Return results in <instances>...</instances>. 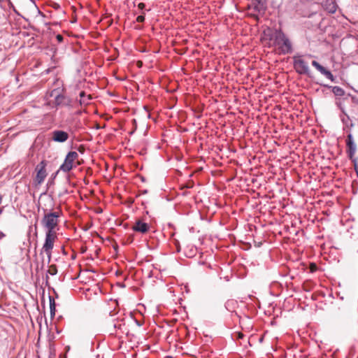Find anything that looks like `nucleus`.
Returning a JSON list of instances; mask_svg holds the SVG:
<instances>
[{
    "instance_id": "1",
    "label": "nucleus",
    "mask_w": 358,
    "mask_h": 358,
    "mask_svg": "<svg viewBox=\"0 0 358 358\" xmlns=\"http://www.w3.org/2000/svg\"><path fill=\"white\" fill-rule=\"evenodd\" d=\"M46 98L45 104L51 106L52 108H56L57 110H70L78 104L77 101L72 100L64 95L59 88L51 90L47 94Z\"/></svg>"
},
{
    "instance_id": "2",
    "label": "nucleus",
    "mask_w": 358,
    "mask_h": 358,
    "mask_svg": "<svg viewBox=\"0 0 358 358\" xmlns=\"http://www.w3.org/2000/svg\"><path fill=\"white\" fill-rule=\"evenodd\" d=\"M280 54L287 55L293 52L292 44L289 38L280 29H275V42Z\"/></svg>"
},
{
    "instance_id": "3",
    "label": "nucleus",
    "mask_w": 358,
    "mask_h": 358,
    "mask_svg": "<svg viewBox=\"0 0 358 358\" xmlns=\"http://www.w3.org/2000/svg\"><path fill=\"white\" fill-rule=\"evenodd\" d=\"M44 215L41 220L42 226L46 229V231L56 232L55 228L59 224V218L61 215L60 211H48L47 209H43Z\"/></svg>"
},
{
    "instance_id": "4",
    "label": "nucleus",
    "mask_w": 358,
    "mask_h": 358,
    "mask_svg": "<svg viewBox=\"0 0 358 358\" xmlns=\"http://www.w3.org/2000/svg\"><path fill=\"white\" fill-rule=\"evenodd\" d=\"M247 8L250 16L258 21L266 13L267 0H249Z\"/></svg>"
},
{
    "instance_id": "5",
    "label": "nucleus",
    "mask_w": 358,
    "mask_h": 358,
    "mask_svg": "<svg viewBox=\"0 0 358 358\" xmlns=\"http://www.w3.org/2000/svg\"><path fill=\"white\" fill-rule=\"evenodd\" d=\"M57 238L56 232L45 231V241L43 245L42 249L40 252V255L43 256V253L47 255L48 264L50 262L52 251L54 247V243Z\"/></svg>"
},
{
    "instance_id": "6",
    "label": "nucleus",
    "mask_w": 358,
    "mask_h": 358,
    "mask_svg": "<svg viewBox=\"0 0 358 358\" xmlns=\"http://www.w3.org/2000/svg\"><path fill=\"white\" fill-rule=\"evenodd\" d=\"M294 67L299 74L308 76L310 74L308 62L301 57H294Z\"/></svg>"
},
{
    "instance_id": "7",
    "label": "nucleus",
    "mask_w": 358,
    "mask_h": 358,
    "mask_svg": "<svg viewBox=\"0 0 358 358\" xmlns=\"http://www.w3.org/2000/svg\"><path fill=\"white\" fill-rule=\"evenodd\" d=\"M78 157V154L76 151H70L66 155L63 164L60 166L59 171L65 173L70 171L73 168L74 160Z\"/></svg>"
},
{
    "instance_id": "8",
    "label": "nucleus",
    "mask_w": 358,
    "mask_h": 358,
    "mask_svg": "<svg viewBox=\"0 0 358 358\" xmlns=\"http://www.w3.org/2000/svg\"><path fill=\"white\" fill-rule=\"evenodd\" d=\"M47 166V162L45 160H42L36 166V176L34 179V181L37 183V185H41L45 180L47 176V173L45 170V167Z\"/></svg>"
},
{
    "instance_id": "9",
    "label": "nucleus",
    "mask_w": 358,
    "mask_h": 358,
    "mask_svg": "<svg viewBox=\"0 0 358 358\" xmlns=\"http://www.w3.org/2000/svg\"><path fill=\"white\" fill-rule=\"evenodd\" d=\"M346 146H347V154L348 157L350 159H354L355 154L357 150V145L355 143L353 136L351 132H350L347 136L346 140Z\"/></svg>"
},
{
    "instance_id": "10",
    "label": "nucleus",
    "mask_w": 358,
    "mask_h": 358,
    "mask_svg": "<svg viewBox=\"0 0 358 358\" xmlns=\"http://www.w3.org/2000/svg\"><path fill=\"white\" fill-rule=\"evenodd\" d=\"M52 138L55 142L64 143L69 138V134L62 130H55L52 132Z\"/></svg>"
},
{
    "instance_id": "11",
    "label": "nucleus",
    "mask_w": 358,
    "mask_h": 358,
    "mask_svg": "<svg viewBox=\"0 0 358 358\" xmlns=\"http://www.w3.org/2000/svg\"><path fill=\"white\" fill-rule=\"evenodd\" d=\"M150 226L148 223L141 220H137L135 224L132 227V230L141 234H145L148 231Z\"/></svg>"
},
{
    "instance_id": "12",
    "label": "nucleus",
    "mask_w": 358,
    "mask_h": 358,
    "mask_svg": "<svg viewBox=\"0 0 358 358\" xmlns=\"http://www.w3.org/2000/svg\"><path fill=\"white\" fill-rule=\"evenodd\" d=\"M322 7L328 13L333 14L336 13L338 5L335 0H325L322 3Z\"/></svg>"
},
{
    "instance_id": "13",
    "label": "nucleus",
    "mask_w": 358,
    "mask_h": 358,
    "mask_svg": "<svg viewBox=\"0 0 358 358\" xmlns=\"http://www.w3.org/2000/svg\"><path fill=\"white\" fill-rule=\"evenodd\" d=\"M79 95V104L80 105V106H86L88 104H90V101L92 99V96L90 94H86V93L84 91H81Z\"/></svg>"
},
{
    "instance_id": "14",
    "label": "nucleus",
    "mask_w": 358,
    "mask_h": 358,
    "mask_svg": "<svg viewBox=\"0 0 358 358\" xmlns=\"http://www.w3.org/2000/svg\"><path fill=\"white\" fill-rule=\"evenodd\" d=\"M264 38L267 40L273 41V45L275 42V29L273 30L271 28H267L263 31Z\"/></svg>"
},
{
    "instance_id": "15",
    "label": "nucleus",
    "mask_w": 358,
    "mask_h": 358,
    "mask_svg": "<svg viewBox=\"0 0 358 358\" xmlns=\"http://www.w3.org/2000/svg\"><path fill=\"white\" fill-rule=\"evenodd\" d=\"M324 87L331 89V92L334 94L336 96H343L345 94V91L343 88L338 86H330L328 85H325Z\"/></svg>"
},
{
    "instance_id": "16",
    "label": "nucleus",
    "mask_w": 358,
    "mask_h": 358,
    "mask_svg": "<svg viewBox=\"0 0 358 358\" xmlns=\"http://www.w3.org/2000/svg\"><path fill=\"white\" fill-rule=\"evenodd\" d=\"M341 121L343 122L345 127L352 128L354 126L352 120L350 118L347 113H343L341 115Z\"/></svg>"
},
{
    "instance_id": "17",
    "label": "nucleus",
    "mask_w": 358,
    "mask_h": 358,
    "mask_svg": "<svg viewBox=\"0 0 358 358\" xmlns=\"http://www.w3.org/2000/svg\"><path fill=\"white\" fill-rule=\"evenodd\" d=\"M125 324L124 322V319L119 320L113 321V328L115 329L120 330L122 332H123V327H124Z\"/></svg>"
},
{
    "instance_id": "18",
    "label": "nucleus",
    "mask_w": 358,
    "mask_h": 358,
    "mask_svg": "<svg viewBox=\"0 0 358 358\" xmlns=\"http://www.w3.org/2000/svg\"><path fill=\"white\" fill-rule=\"evenodd\" d=\"M49 302H50V317H54L55 315V301L52 296H49Z\"/></svg>"
},
{
    "instance_id": "19",
    "label": "nucleus",
    "mask_w": 358,
    "mask_h": 358,
    "mask_svg": "<svg viewBox=\"0 0 358 358\" xmlns=\"http://www.w3.org/2000/svg\"><path fill=\"white\" fill-rule=\"evenodd\" d=\"M237 302L234 300H227L224 303V308L230 312H233Z\"/></svg>"
},
{
    "instance_id": "20",
    "label": "nucleus",
    "mask_w": 358,
    "mask_h": 358,
    "mask_svg": "<svg viewBox=\"0 0 358 358\" xmlns=\"http://www.w3.org/2000/svg\"><path fill=\"white\" fill-rule=\"evenodd\" d=\"M311 64L313 66H314L318 71L320 72V73H322L326 69V68H324L315 60H313Z\"/></svg>"
},
{
    "instance_id": "21",
    "label": "nucleus",
    "mask_w": 358,
    "mask_h": 358,
    "mask_svg": "<svg viewBox=\"0 0 358 358\" xmlns=\"http://www.w3.org/2000/svg\"><path fill=\"white\" fill-rule=\"evenodd\" d=\"M322 74L324 75L327 78L331 80L332 82H334L335 80V78L331 72L327 69L322 73Z\"/></svg>"
},
{
    "instance_id": "22",
    "label": "nucleus",
    "mask_w": 358,
    "mask_h": 358,
    "mask_svg": "<svg viewBox=\"0 0 358 358\" xmlns=\"http://www.w3.org/2000/svg\"><path fill=\"white\" fill-rule=\"evenodd\" d=\"M59 171L58 170L57 171H56L55 173H53L51 176L50 178L48 180V181L47 182V186L48 187H50V186L54 185V183H55L54 180H55V178H56V176H57V175Z\"/></svg>"
},
{
    "instance_id": "23",
    "label": "nucleus",
    "mask_w": 358,
    "mask_h": 358,
    "mask_svg": "<svg viewBox=\"0 0 358 358\" xmlns=\"http://www.w3.org/2000/svg\"><path fill=\"white\" fill-rule=\"evenodd\" d=\"M47 273L51 275H56L57 273V268L56 265H51L50 266V268L48 270Z\"/></svg>"
},
{
    "instance_id": "24",
    "label": "nucleus",
    "mask_w": 358,
    "mask_h": 358,
    "mask_svg": "<svg viewBox=\"0 0 358 358\" xmlns=\"http://www.w3.org/2000/svg\"><path fill=\"white\" fill-rule=\"evenodd\" d=\"M42 257V262L41 263H36V271L38 273L39 271L43 270L44 267V257L43 255Z\"/></svg>"
},
{
    "instance_id": "25",
    "label": "nucleus",
    "mask_w": 358,
    "mask_h": 358,
    "mask_svg": "<svg viewBox=\"0 0 358 358\" xmlns=\"http://www.w3.org/2000/svg\"><path fill=\"white\" fill-rule=\"evenodd\" d=\"M353 164H354V168H355V171L356 172V174H357V176L358 177V164H357V158H354V159H350Z\"/></svg>"
},
{
    "instance_id": "26",
    "label": "nucleus",
    "mask_w": 358,
    "mask_h": 358,
    "mask_svg": "<svg viewBox=\"0 0 358 358\" xmlns=\"http://www.w3.org/2000/svg\"><path fill=\"white\" fill-rule=\"evenodd\" d=\"M144 21H145V13L143 12L142 15H140L136 17V22H143Z\"/></svg>"
},
{
    "instance_id": "27",
    "label": "nucleus",
    "mask_w": 358,
    "mask_h": 358,
    "mask_svg": "<svg viewBox=\"0 0 358 358\" xmlns=\"http://www.w3.org/2000/svg\"><path fill=\"white\" fill-rule=\"evenodd\" d=\"M56 39L59 43H62L64 40V37L61 34H57L56 36Z\"/></svg>"
},
{
    "instance_id": "28",
    "label": "nucleus",
    "mask_w": 358,
    "mask_h": 358,
    "mask_svg": "<svg viewBox=\"0 0 358 358\" xmlns=\"http://www.w3.org/2000/svg\"><path fill=\"white\" fill-rule=\"evenodd\" d=\"M145 4L144 3H139L138 4V9H140L141 10H143L145 8Z\"/></svg>"
},
{
    "instance_id": "29",
    "label": "nucleus",
    "mask_w": 358,
    "mask_h": 358,
    "mask_svg": "<svg viewBox=\"0 0 358 358\" xmlns=\"http://www.w3.org/2000/svg\"><path fill=\"white\" fill-rule=\"evenodd\" d=\"M65 194H68V190L66 189H64L63 192H60L59 194V196L61 197V196H62Z\"/></svg>"
},
{
    "instance_id": "30",
    "label": "nucleus",
    "mask_w": 358,
    "mask_h": 358,
    "mask_svg": "<svg viewBox=\"0 0 358 358\" xmlns=\"http://www.w3.org/2000/svg\"><path fill=\"white\" fill-rule=\"evenodd\" d=\"M134 322H135V324L138 326V327H141L143 325V323H141V322H139L138 320H134Z\"/></svg>"
},
{
    "instance_id": "31",
    "label": "nucleus",
    "mask_w": 358,
    "mask_h": 358,
    "mask_svg": "<svg viewBox=\"0 0 358 358\" xmlns=\"http://www.w3.org/2000/svg\"><path fill=\"white\" fill-rule=\"evenodd\" d=\"M311 266H312V268H311L312 271H314L315 270H316L317 266H316V265L315 264H312Z\"/></svg>"
},
{
    "instance_id": "32",
    "label": "nucleus",
    "mask_w": 358,
    "mask_h": 358,
    "mask_svg": "<svg viewBox=\"0 0 358 358\" xmlns=\"http://www.w3.org/2000/svg\"><path fill=\"white\" fill-rule=\"evenodd\" d=\"M145 114L146 115V117H147L148 118H152V113H145Z\"/></svg>"
},
{
    "instance_id": "33",
    "label": "nucleus",
    "mask_w": 358,
    "mask_h": 358,
    "mask_svg": "<svg viewBox=\"0 0 358 358\" xmlns=\"http://www.w3.org/2000/svg\"><path fill=\"white\" fill-rule=\"evenodd\" d=\"M109 113H103V117H106L107 119H108L110 117H108Z\"/></svg>"
},
{
    "instance_id": "34",
    "label": "nucleus",
    "mask_w": 358,
    "mask_h": 358,
    "mask_svg": "<svg viewBox=\"0 0 358 358\" xmlns=\"http://www.w3.org/2000/svg\"><path fill=\"white\" fill-rule=\"evenodd\" d=\"M5 237V234L3 232H0V238Z\"/></svg>"
},
{
    "instance_id": "35",
    "label": "nucleus",
    "mask_w": 358,
    "mask_h": 358,
    "mask_svg": "<svg viewBox=\"0 0 358 358\" xmlns=\"http://www.w3.org/2000/svg\"><path fill=\"white\" fill-rule=\"evenodd\" d=\"M196 250V249L193 250V249H191L190 250V253H191V255H194V251Z\"/></svg>"
},
{
    "instance_id": "36",
    "label": "nucleus",
    "mask_w": 358,
    "mask_h": 358,
    "mask_svg": "<svg viewBox=\"0 0 358 358\" xmlns=\"http://www.w3.org/2000/svg\"><path fill=\"white\" fill-rule=\"evenodd\" d=\"M37 11H38V14L43 15V13L41 12V10L38 8H37Z\"/></svg>"
},
{
    "instance_id": "37",
    "label": "nucleus",
    "mask_w": 358,
    "mask_h": 358,
    "mask_svg": "<svg viewBox=\"0 0 358 358\" xmlns=\"http://www.w3.org/2000/svg\"><path fill=\"white\" fill-rule=\"evenodd\" d=\"M77 112H79V113H81V112H86V110H85V109H83V110H78Z\"/></svg>"
},
{
    "instance_id": "38",
    "label": "nucleus",
    "mask_w": 358,
    "mask_h": 358,
    "mask_svg": "<svg viewBox=\"0 0 358 358\" xmlns=\"http://www.w3.org/2000/svg\"><path fill=\"white\" fill-rule=\"evenodd\" d=\"M290 117H291L292 120H294V115L293 114H292V113H291V114H290Z\"/></svg>"
},
{
    "instance_id": "39",
    "label": "nucleus",
    "mask_w": 358,
    "mask_h": 358,
    "mask_svg": "<svg viewBox=\"0 0 358 358\" xmlns=\"http://www.w3.org/2000/svg\"><path fill=\"white\" fill-rule=\"evenodd\" d=\"M13 11L17 13V15H19L18 12L15 10V8L13 7Z\"/></svg>"
},
{
    "instance_id": "40",
    "label": "nucleus",
    "mask_w": 358,
    "mask_h": 358,
    "mask_svg": "<svg viewBox=\"0 0 358 358\" xmlns=\"http://www.w3.org/2000/svg\"><path fill=\"white\" fill-rule=\"evenodd\" d=\"M143 108H144L145 110H147L146 106H144Z\"/></svg>"
},
{
    "instance_id": "41",
    "label": "nucleus",
    "mask_w": 358,
    "mask_h": 358,
    "mask_svg": "<svg viewBox=\"0 0 358 358\" xmlns=\"http://www.w3.org/2000/svg\"><path fill=\"white\" fill-rule=\"evenodd\" d=\"M2 211H3L2 209L0 208V215L1 214Z\"/></svg>"
},
{
    "instance_id": "42",
    "label": "nucleus",
    "mask_w": 358,
    "mask_h": 358,
    "mask_svg": "<svg viewBox=\"0 0 358 358\" xmlns=\"http://www.w3.org/2000/svg\"><path fill=\"white\" fill-rule=\"evenodd\" d=\"M45 278H46V280H48V274H46V277Z\"/></svg>"
},
{
    "instance_id": "43",
    "label": "nucleus",
    "mask_w": 358,
    "mask_h": 358,
    "mask_svg": "<svg viewBox=\"0 0 358 358\" xmlns=\"http://www.w3.org/2000/svg\"><path fill=\"white\" fill-rule=\"evenodd\" d=\"M93 112H94V113L97 112L96 109H94Z\"/></svg>"
},
{
    "instance_id": "44",
    "label": "nucleus",
    "mask_w": 358,
    "mask_h": 358,
    "mask_svg": "<svg viewBox=\"0 0 358 358\" xmlns=\"http://www.w3.org/2000/svg\"><path fill=\"white\" fill-rule=\"evenodd\" d=\"M259 115H257V118H259Z\"/></svg>"
},
{
    "instance_id": "45",
    "label": "nucleus",
    "mask_w": 358,
    "mask_h": 358,
    "mask_svg": "<svg viewBox=\"0 0 358 358\" xmlns=\"http://www.w3.org/2000/svg\"><path fill=\"white\" fill-rule=\"evenodd\" d=\"M294 114L296 115L295 116H296V117H299V115H297V114H296V113H294Z\"/></svg>"
}]
</instances>
